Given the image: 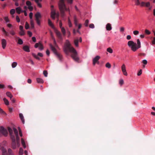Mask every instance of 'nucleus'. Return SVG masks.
Returning <instances> with one entry per match:
<instances>
[{"instance_id": "obj_1", "label": "nucleus", "mask_w": 155, "mask_h": 155, "mask_svg": "<svg viewBox=\"0 0 155 155\" xmlns=\"http://www.w3.org/2000/svg\"><path fill=\"white\" fill-rule=\"evenodd\" d=\"M64 52L67 55L71 54V58L77 62H79V58L75 49H64Z\"/></svg>"}, {"instance_id": "obj_2", "label": "nucleus", "mask_w": 155, "mask_h": 155, "mask_svg": "<svg viewBox=\"0 0 155 155\" xmlns=\"http://www.w3.org/2000/svg\"><path fill=\"white\" fill-rule=\"evenodd\" d=\"M51 49L55 55L59 59V60L61 61L62 58V57L61 54L57 51V49Z\"/></svg>"}, {"instance_id": "obj_3", "label": "nucleus", "mask_w": 155, "mask_h": 155, "mask_svg": "<svg viewBox=\"0 0 155 155\" xmlns=\"http://www.w3.org/2000/svg\"><path fill=\"white\" fill-rule=\"evenodd\" d=\"M13 131H14V133L15 134L16 139L17 142V144L18 146V147H19L20 145L19 143V138L18 137V131L15 128H14L13 129Z\"/></svg>"}, {"instance_id": "obj_4", "label": "nucleus", "mask_w": 155, "mask_h": 155, "mask_svg": "<svg viewBox=\"0 0 155 155\" xmlns=\"http://www.w3.org/2000/svg\"><path fill=\"white\" fill-rule=\"evenodd\" d=\"M8 134L7 130L2 127H0V137L2 135L6 136Z\"/></svg>"}, {"instance_id": "obj_5", "label": "nucleus", "mask_w": 155, "mask_h": 155, "mask_svg": "<svg viewBox=\"0 0 155 155\" xmlns=\"http://www.w3.org/2000/svg\"><path fill=\"white\" fill-rule=\"evenodd\" d=\"M127 45L129 47L131 48H136V43L132 41H129Z\"/></svg>"}, {"instance_id": "obj_6", "label": "nucleus", "mask_w": 155, "mask_h": 155, "mask_svg": "<svg viewBox=\"0 0 155 155\" xmlns=\"http://www.w3.org/2000/svg\"><path fill=\"white\" fill-rule=\"evenodd\" d=\"M11 139L12 141V147L13 149H15L16 147L15 137V136H12Z\"/></svg>"}, {"instance_id": "obj_7", "label": "nucleus", "mask_w": 155, "mask_h": 155, "mask_svg": "<svg viewBox=\"0 0 155 155\" xmlns=\"http://www.w3.org/2000/svg\"><path fill=\"white\" fill-rule=\"evenodd\" d=\"M100 57L99 56H97L93 60V64L94 65L96 63L99 64V62L98 61L100 59Z\"/></svg>"}, {"instance_id": "obj_8", "label": "nucleus", "mask_w": 155, "mask_h": 155, "mask_svg": "<svg viewBox=\"0 0 155 155\" xmlns=\"http://www.w3.org/2000/svg\"><path fill=\"white\" fill-rule=\"evenodd\" d=\"M57 15L56 13L55 12V10L54 9H51V17L54 20L55 19V16ZM57 15L58 16V15Z\"/></svg>"}, {"instance_id": "obj_9", "label": "nucleus", "mask_w": 155, "mask_h": 155, "mask_svg": "<svg viewBox=\"0 0 155 155\" xmlns=\"http://www.w3.org/2000/svg\"><path fill=\"white\" fill-rule=\"evenodd\" d=\"M0 149L2 151V155H8L6 150L0 144Z\"/></svg>"}, {"instance_id": "obj_10", "label": "nucleus", "mask_w": 155, "mask_h": 155, "mask_svg": "<svg viewBox=\"0 0 155 155\" xmlns=\"http://www.w3.org/2000/svg\"><path fill=\"white\" fill-rule=\"evenodd\" d=\"M32 55L34 58L38 60H40V58L39 57H38V56H39L40 57H42L43 56L42 54L41 53H38L37 55H36L35 54L32 53Z\"/></svg>"}, {"instance_id": "obj_11", "label": "nucleus", "mask_w": 155, "mask_h": 155, "mask_svg": "<svg viewBox=\"0 0 155 155\" xmlns=\"http://www.w3.org/2000/svg\"><path fill=\"white\" fill-rule=\"evenodd\" d=\"M121 70L123 74L125 76H127V73L126 71L125 65L124 64H123L121 66Z\"/></svg>"}, {"instance_id": "obj_12", "label": "nucleus", "mask_w": 155, "mask_h": 155, "mask_svg": "<svg viewBox=\"0 0 155 155\" xmlns=\"http://www.w3.org/2000/svg\"><path fill=\"white\" fill-rule=\"evenodd\" d=\"M56 34L58 38L60 40H61L62 39V35L60 32L58 31H55Z\"/></svg>"}, {"instance_id": "obj_13", "label": "nucleus", "mask_w": 155, "mask_h": 155, "mask_svg": "<svg viewBox=\"0 0 155 155\" xmlns=\"http://www.w3.org/2000/svg\"><path fill=\"white\" fill-rule=\"evenodd\" d=\"M35 48L39 47V48H44L40 42L36 43L35 45Z\"/></svg>"}, {"instance_id": "obj_14", "label": "nucleus", "mask_w": 155, "mask_h": 155, "mask_svg": "<svg viewBox=\"0 0 155 155\" xmlns=\"http://www.w3.org/2000/svg\"><path fill=\"white\" fill-rule=\"evenodd\" d=\"M65 45L67 48H73L71 47V45L70 42L68 40H66Z\"/></svg>"}, {"instance_id": "obj_15", "label": "nucleus", "mask_w": 155, "mask_h": 155, "mask_svg": "<svg viewBox=\"0 0 155 155\" xmlns=\"http://www.w3.org/2000/svg\"><path fill=\"white\" fill-rule=\"evenodd\" d=\"M106 29L107 31H110L112 29L111 25L110 23H107L106 26Z\"/></svg>"}, {"instance_id": "obj_16", "label": "nucleus", "mask_w": 155, "mask_h": 155, "mask_svg": "<svg viewBox=\"0 0 155 155\" xmlns=\"http://www.w3.org/2000/svg\"><path fill=\"white\" fill-rule=\"evenodd\" d=\"M35 19H39L41 18V15L39 12H37L35 15Z\"/></svg>"}, {"instance_id": "obj_17", "label": "nucleus", "mask_w": 155, "mask_h": 155, "mask_svg": "<svg viewBox=\"0 0 155 155\" xmlns=\"http://www.w3.org/2000/svg\"><path fill=\"white\" fill-rule=\"evenodd\" d=\"M8 130L10 135L11 138H12V136H15L13 134V130L12 129L9 127H8Z\"/></svg>"}, {"instance_id": "obj_18", "label": "nucleus", "mask_w": 155, "mask_h": 155, "mask_svg": "<svg viewBox=\"0 0 155 155\" xmlns=\"http://www.w3.org/2000/svg\"><path fill=\"white\" fill-rule=\"evenodd\" d=\"M2 44L3 48H4L6 45V41L4 39H2Z\"/></svg>"}, {"instance_id": "obj_19", "label": "nucleus", "mask_w": 155, "mask_h": 155, "mask_svg": "<svg viewBox=\"0 0 155 155\" xmlns=\"http://www.w3.org/2000/svg\"><path fill=\"white\" fill-rule=\"evenodd\" d=\"M141 47L140 42L139 39H137V44H136V48H139Z\"/></svg>"}, {"instance_id": "obj_20", "label": "nucleus", "mask_w": 155, "mask_h": 155, "mask_svg": "<svg viewBox=\"0 0 155 155\" xmlns=\"http://www.w3.org/2000/svg\"><path fill=\"white\" fill-rule=\"evenodd\" d=\"M19 116L20 118V119H21L23 124H24L25 120L24 119V117L23 116V114H22L20 113L19 114Z\"/></svg>"}, {"instance_id": "obj_21", "label": "nucleus", "mask_w": 155, "mask_h": 155, "mask_svg": "<svg viewBox=\"0 0 155 155\" xmlns=\"http://www.w3.org/2000/svg\"><path fill=\"white\" fill-rule=\"evenodd\" d=\"M16 10L17 13L18 14H20L21 12H22V10H21L20 7H18L16 8Z\"/></svg>"}, {"instance_id": "obj_22", "label": "nucleus", "mask_w": 155, "mask_h": 155, "mask_svg": "<svg viewBox=\"0 0 155 155\" xmlns=\"http://www.w3.org/2000/svg\"><path fill=\"white\" fill-rule=\"evenodd\" d=\"M37 81L39 83H43L44 82V81L42 79L39 78H38L36 79Z\"/></svg>"}, {"instance_id": "obj_23", "label": "nucleus", "mask_w": 155, "mask_h": 155, "mask_svg": "<svg viewBox=\"0 0 155 155\" xmlns=\"http://www.w3.org/2000/svg\"><path fill=\"white\" fill-rule=\"evenodd\" d=\"M48 24L52 28H54V26L50 19L48 20Z\"/></svg>"}, {"instance_id": "obj_24", "label": "nucleus", "mask_w": 155, "mask_h": 155, "mask_svg": "<svg viewBox=\"0 0 155 155\" xmlns=\"http://www.w3.org/2000/svg\"><path fill=\"white\" fill-rule=\"evenodd\" d=\"M6 95L8 96V97H9L10 99H11L12 97L13 96L11 94V93L9 92H7L6 93Z\"/></svg>"}, {"instance_id": "obj_25", "label": "nucleus", "mask_w": 155, "mask_h": 155, "mask_svg": "<svg viewBox=\"0 0 155 155\" xmlns=\"http://www.w3.org/2000/svg\"><path fill=\"white\" fill-rule=\"evenodd\" d=\"M21 143L23 147L24 148H25L26 147L25 143L24 140L23 138H21Z\"/></svg>"}, {"instance_id": "obj_26", "label": "nucleus", "mask_w": 155, "mask_h": 155, "mask_svg": "<svg viewBox=\"0 0 155 155\" xmlns=\"http://www.w3.org/2000/svg\"><path fill=\"white\" fill-rule=\"evenodd\" d=\"M74 22L75 25L76 26H77L78 25V21L76 17L75 16L74 17Z\"/></svg>"}, {"instance_id": "obj_27", "label": "nucleus", "mask_w": 155, "mask_h": 155, "mask_svg": "<svg viewBox=\"0 0 155 155\" xmlns=\"http://www.w3.org/2000/svg\"><path fill=\"white\" fill-rule=\"evenodd\" d=\"M61 32H62L63 35L64 36H65L66 34V31L65 29L64 28H61Z\"/></svg>"}, {"instance_id": "obj_28", "label": "nucleus", "mask_w": 155, "mask_h": 155, "mask_svg": "<svg viewBox=\"0 0 155 155\" xmlns=\"http://www.w3.org/2000/svg\"><path fill=\"white\" fill-rule=\"evenodd\" d=\"M3 101L5 102V103L6 105H8L9 104V103L8 101L5 98H4L3 99Z\"/></svg>"}, {"instance_id": "obj_29", "label": "nucleus", "mask_w": 155, "mask_h": 155, "mask_svg": "<svg viewBox=\"0 0 155 155\" xmlns=\"http://www.w3.org/2000/svg\"><path fill=\"white\" fill-rule=\"evenodd\" d=\"M0 113L4 115H6V114L0 108Z\"/></svg>"}, {"instance_id": "obj_30", "label": "nucleus", "mask_w": 155, "mask_h": 155, "mask_svg": "<svg viewBox=\"0 0 155 155\" xmlns=\"http://www.w3.org/2000/svg\"><path fill=\"white\" fill-rule=\"evenodd\" d=\"M79 40L78 39H75L74 40V42L75 45L76 47H78V42Z\"/></svg>"}, {"instance_id": "obj_31", "label": "nucleus", "mask_w": 155, "mask_h": 155, "mask_svg": "<svg viewBox=\"0 0 155 155\" xmlns=\"http://www.w3.org/2000/svg\"><path fill=\"white\" fill-rule=\"evenodd\" d=\"M23 150L22 148H20L19 154V155H22L23 154Z\"/></svg>"}, {"instance_id": "obj_32", "label": "nucleus", "mask_w": 155, "mask_h": 155, "mask_svg": "<svg viewBox=\"0 0 155 155\" xmlns=\"http://www.w3.org/2000/svg\"><path fill=\"white\" fill-rule=\"evenodd\" d=\"M23 41L21 39L18 38V43L20 45H21L23 44Z\"/></svg>"}, {"instance_id": "obj_33", "label": "nucleus", "mask_w": 155, "mask_h": 155, "mask_svg": "<svg viewBox=\"0 0 155 155\" xmlns=\"http://www.w3.org/2000/svg\"><path fill=\"white\" fill-rule=\"evenodd\" d=\"M17 63L16 62H13L12 64V68H15L17 65Z\"/></svg>"}, {"instance_id": "obj_34", "label": "nucleus", "mask_w": 155, "mask_h": 155, "mask_svg": "<svg viewBox=\"0 0 155 155\" xmlns=\"http://www.w3.org/2000/svg\"><path fill=\"white\" fill-rule=\"evenodd\" d=\"M135 3V5H138L140 4V0H134Z\"/></svg>"}, {"instance_id": "obj_35", "label": "nucleus", "mask_w": 155, "mask_h": 155, "mask_svg": "<svg viewBox=\"0 0 155 155\" xmlns=\"http://www.w3.org/2000/svg\"><path fill=\"white\" fill-rule=\"evenodd\" d=\"M68 24L69 26L70 27H71L72 26V24L69 18H68Z\"/></svg>"}, {"instance_id": "obj_36", "label": "nucleus", "mask_w": 155, "mask_h": 155, "mask_svg": "<svg viewBox=\"0 0 155 155\" xmlns=\"http://www.w3.org/2000/svg\"><path fill=\"white\" fill-rule=\"evenodd\" d=\"M105 66L106 67L108 68H111V66L110 64L108 62L105 65Z\"/></svg>"}, {"instance_id": "obj_37", "label": "nucleus", "mask_w": 155, "mask_h": 155, "mask_svg": "<svg viewBox=\"0 0 155 155\" xmlns=\"http://www.w3.org/2000/svg\"><path fill=\"white\" fill-rule=\"evenodd\" d=\"M31 25L32 28H33L34 27V23L32 20H31L30 21Z\"/></svg>"}, {"instance_id": "obj_38", "label": "nucleus", "mask_w": 155, "mask_h": 155, "mask_svg": "<svg viewBox=\"0 0 155 155\" xmlns=\"http://www.w3.org/2000/svg\"><path fill=\"white\" fill-rule=\"evenodd\" d=\"M145 33L147 35H149L151 33V32L147 29H145Z\"/></svg>"}, {"instance_id": "obj_39", "label": "nucleus", "mask_w": 155, "mask_h": 155, "mask_svg": "<svg viewBox=\"0 0 155 155\" xmlns=\"http://www.w3.org/2000/svg\"><path fill=\"white\" fill-rule=\"evenodd\" d=\"M25 28L26 29H28L29 28V25L27 22H26L25 24Z\"/></svg>"}, {"instance_id": "obj_40", "label": "nucleus", "mask_w": 155, "mask_h": 155, "mask_svg": "<svg viewBox=\"0 0 155 155\" xmlns=\"http://www.w3.org/2000/svg\"><path fill=\"white\" fill-rule=\"evenodd\" d=\"M19 33L21 36L24 35L25 34L24 30L21 31Z\"/></svg>"}, {"instance_id": "obj_41", "label": "nucleus", "mask_w": 155, "mask_h": 155, "mask_svg": "<svg viewBox=\"0 0 155 155\" xmlns=\"http://www.w3.org/2000/svg\"><path fill=\"white\" fill-rule=\"evenodd\" d=\"M119 84L121 86H122L124 83V80L122 79H120L119 82Z\"/></svg>"}, {"instance_id": "obj_42", "label": "nucleus", "mask_w": 155, "mask_h": 155, "mask_svg": "<svg viewBox=\"0 0 155 155\" xmlns=\"http://www.w3.org/2000/svg\"><path fill=\"white\" fill-rule=\"evenodd\" d=\"M15 9H12L10 11V14L12 15H13L15 13Z\"/></svg>"}, {"instance_id": "obj_43", "label": "nucleus", "mask_w": 155, "mask_h": 155, "mask_svg": "<svg viewBox=\"0 0 155 155\" xmlns=\"http://www.w3.org/2000/svg\"><path fill=\"white\" fill-rule=\"evenodd\" d=\"M88 23L89 20L88 19L86 20L84 23V25L86 27L88 26Z\"/></svg>"}, {"instance_id": "obj_44", "label": "nucleus", "mask_w": 155, "mask_h": 155, "mask_svg": "<svg viewBox=\"0 0 155 155\" xmlns=\"http://www.w3.org/2000/svg\"><path fill=\"white\" fill-rule=\"evenodd\" d=\"M43 73L45 77H47V76L48 73L47 71L45 70L44 71Z\"/></svg>"}, {"instance_id": "obj_45", "label": "nucleus", "mask_w": 155, "mask_h": 155, "mask_svg": "<svg viewBox=\"0 0 155 155\" xmlns=\"http://www.w3.org/2000/svg\"><path fill=\"white\" fill-rule=\"evenodd\" d=\"M9 31L10 34L12 35H14L15 34V32L13 30L10 31Z\"/></svg>"}, {"instance_id": "obj_46", "label": "nucleus", "mask_w": 155, "mask_h": 155, "mask_svg": "<svg viewBox=\"0 0 155 155\" xmlns=\"http://www.w3.org/2000/svg\"><path fill=\"white\" fill-rule=\"evenodd\" d=\"M18 129L19 131V134L20 136L21 137H22V132H21V130L19 127H18Z\"/></svg>"}, {"instance_id": "obj_47", "label": "nucleus", "mask_w": 155, "mask_h": 155, "mask_svg": "<svg viewBox=\"0 0 155 155\" xmlns=\"http://www.w3.org/2000/svg\"><path fill=\"white\" fill-rule=\"evenodd\" d=\"M26 4L28 6H29L31 5V2L29 1H27L26 2Z\"/></svg>"}, {"instance_id": "obj_48", "label": "nucleus", "mask_w": 155, "mask_h": 155, "mask_svg": "<svg viewBox=\"0 0 155 155\" xmlns=\"http://www.w3.org/2000/svg\"><path fill=\"white\" fill-rule=\"evenodd\" d=\"M35 20L36 22L38 24V25H40V21L39 19H35Z\"/></svg>"}, {"instance_id": "obj_49", "label": "nucleus", "mask_w": 155, "mask_h": 155, "mask_svg": "<svg viewBox=\"0 0 155 155\" xmlns=\"http://www.w3.org/2000/svg\"><path fill=\"white\" fill-rule=\"evenodd\" d=\"M142 73V69H140V71H138L137 74V75L138 76H140L141 74Z\"/></svg>"}, {"instance_id": "obj_50", "label": "nucleus", "mask_w": 155, "mask_h": 155, "mask_svg": "<svg viewBox=\"0 0 155 155\" xmlns=\"http://www.w3.org/2000/svg\"><path fill=\"white\" fill-rule=\"evenodd\" d=\"M147 7H149L150 5V4L149 2H147V3H145V5Z\"/></svg>"}, {"instance_id": "obj_51", "label": "nucleus", "mask_w": 155, "mask_h": 155, "mask_svg": "<svg viewBox=\"0 0 155 155\" xmlns=\"http://www.w3.org/2000/svg\"><path fill=\"white\" fill-rule=\"evenodd\" d=\"M139 33V32L138 31H133V33L135 35H137Z\"/></svg>"}, {"instance_id": "obj_52", "label": "nucleus", "mask_w": 155, "mask_h": 155, "mask_svg": "<svg viewBox=\"0 0 155 155\" xmlns=\"http://www.w3.org/2000/svg\"><path fill=\"white\" fill-rule=\"evenodd\" d=\"M142 63L146 65L147 63V60L144 59L142 61Z\"/></svg>"}, {"instance_id": "obj_53", "label": "nucleus", "mask_w": 155, "mask_h": 155, "mask_svg": "<svg viewBox=\"0 0 155 155\" xmlns=\"http://www.w3.org/2000/svg\"><path fill=\"white\" fill-rule=\"evenodd\" d=\"M4 19L6 22H9V20L7 17H5L4 18Z\"/></svg>"}, {"instance_id": "obj_54", "label": "nucleus", "mask_w": 155, "mask_h": 155, "mask_svg": "<svg viewBox=\"0 0 155 155\" xmlns=\"http://www.w3.org/2000/svg\"><path fill=\"white\" fill-rule=\"evenodd\" d=\"M29 16L30 19L31 20L32 18L33 13L32 12H30L29 14Z\"/></svg>"}, {"instance_id": "obj_55", "label": "nucleus", "mask_w": 155, "mask_h": 155, "mask_svg": "<svg viewBox=\"0 0 155 155\" xmlns=\"http://www.w3.org/2000/svg\"><path fill=\"white\" fill-rule=\"evenodd\" d=\"M16 21H17V22H19L20 21V19L18 16L17 15L16 16Z\"/></svg>"}, {"instance_id": "obj_56", "label": "nucleus", "mask_w": 155, "mask_h": 155, "mask_svg": "<svg viewBox=\"0 0 155 155\" xmlns=\"http://www.w3.org/2000/svg\"><path fill=\"white\" fill-rule=\"evenodd\" d=\"M107 51L110 53H111L113 52L112 49H107Z\"/></svg>"}, {"instance_id": "obj_57", "label": "nucleus", "mask_w": 155, "mask_h": 155, "mask_svg": "<svg viewBox=\"0 0 155 155\" xmlns=\"http://www.w3.org/2000/svg\"><path fill=\"white\" fill-rule=\"evenodd\" d=\"M89 27L91 28H94V25L93 24H91L89 25Z\"/></svg>"}, {"instance_id": "obj_58", "label": "nucleus", "mask_w": 155, "mask_h": 155, "mask_svg": "<svg viewBox=\"0 0 155 155\" xmlns=\"http://www.w3.org/2000/svg\"><path fill=\"white\" fill-rule=\"evenodd\" d=\"M28 34L29 36V37H31L32 35V33L30 31H28Z\"/></svg>"}, {"instance_id": "obj_59", "label": "nucleus", "mask_w": 155, "mask_h": 155, "mask_svg": "<svg viewBox=\"0 0 155 155\" xmlns=\"http://www.w3.org/2000/svg\"><path fill=\"white\" fill-rule=\"evenodd\" d=\"M124 28L123 27H121L120 28V31L121 32L124 31Z\"/></svg>"}, {"instance_id": "obj_60", "label": "nucleus", "mask_w": 155, "mask_h": 155, "mask_svg": "<svg viewBox=\"0 0 155 155\" xmlns=\"http://www.w3.org/2000/svg\"><path fill=\"white\" fill-rule=\"evenodd\" d=\"M28 8L29 9L30 11H31L32 10L33 8L31 5L28 6Z\"/></svg>"}, {"instance_id": "obj_61", "label": "nucleus", "mask_w": 155, "mask_h": 155, "mask_svg": "<svg viewBox=\"0 0 155 155\" xmlns=\"http://www.w3.org/2000/svg\"><path fill=\"white\" fill-rule=\"evenodd\" d=\"M5 87V86L4 84H0V88H4Z\"/></svg>"}, {"instance_id": "obj_62", "label": "nucleus", "mask_w": 155, "mask_h": 155, "mask_svg": "<svg viewBox=\"0 0 155 155\" xmlns=\"http://www.w3.org/2000/svg\"><path fill=\"white\" fill-rule=\"evenodd\" d=\"M131 38V37L130 35H128L127 36V39L128 40L130 39Z\"/></svg>"}, {"instance_id": "obj_63", "label": "nucleus", "mask_w": 155, "mask_h": 155, "mask_svg": "<svg viewBox=\"0 0 155 155\" xmlns=\"http://www.w3.org/2000/svg\"><path fill=\"white\" fill-rule=\"evenodd\" d=\"M50 52L48 50H47L46 51V54L48 56H49V55H50Z\"/></svg>"}, {"instance_id": "obj_64", "label": "nucleus", "mask_w": 155, "mask_h": 155, "mask_svg": "<svg viewBox=\"0 0 155 155\" xmlns=\"http://www.w3.org/2000/svg\"><path fill=\"white\" fill-rule=\"evenodd\" d=\"M152 43L153 44H155V37L153 38Z\"/></svg>"}]
</instances>
